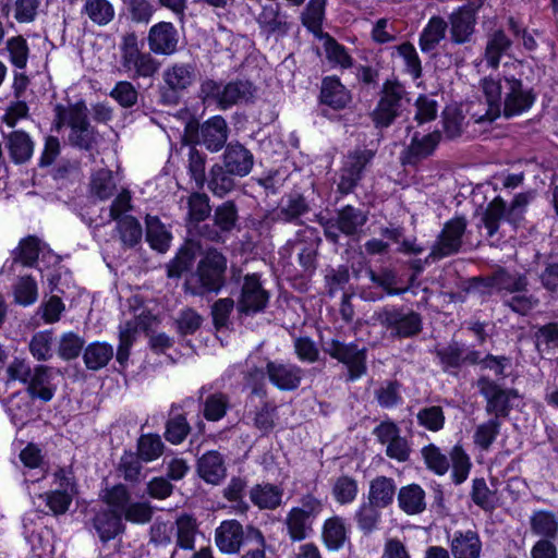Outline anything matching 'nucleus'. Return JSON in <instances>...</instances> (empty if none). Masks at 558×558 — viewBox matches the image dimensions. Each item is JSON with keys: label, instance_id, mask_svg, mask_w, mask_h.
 Segmentation results:
<instances>
[{"label": "nucleus", "instance_id": "nucleus-64", "mask_svg": "<svg viewBox=\"0 0 558 558\" xmlns=\"http://www.w3.org/2000/svg\"><path fill=\"white\" fill-rule=\"evenodd\" d=\"M401 384L398 380H386L375 390V398L383 409L397 407L401 401Z\"/></svg>", "mask_w": 558, "mask_h": 558}, {"label": "nucleus", "instance_id": "nucleus-28", "mask_svg": "<svg viewBox=\"0 0 558 558\" xmlns=\"http://www.w3.org/2000/svg\"><path fill=\"white\" fill-rule=\"evenodd\" d=\"M253 154L242 144H229L222 155V166L239 178L247 175L253 168Z\"/></svg>", "mask_w": 558, "mask_h": 558}, {"label": "nucleus", "instance_id": "nucleus-4", "mask_svg": "<svg viewBox=\"0 0 558 558\" xmlns=\"http://www.w3.org/2000/svg\"><path fill=\"white\" fill-rule=\"evenodd\" d=\"M233 287L230 294L236 302V312L240 317H250L263 313L270 299V293L263 287L260 276L256 272L241 277V271L232 274Z\"/></svg>", "mask_w": 558, "mask_h": 558}, {"label": "nucleus", "instance_id": "nucleus-44", "mask_svg": "<svg viewBox=\"0 0 558 558\" xmlns=\"http://www.w3.org/2000/svg\"><path fill=\"white\" fill-rule=\"evenodd\" d=\"M113 347L107 342L95 341L83 351V361L87 369L99 371L113 357Z\"/></svg>", "mask_w": 558, "mask_h": 558}, {"label": "nucleus", "instance_id": "nucleus-30", "mask_svg": "<svg viewBox=\"0 0 558 558\" xmlns=\"http://www.w3.org/2000/svg\"><path fill=\"white\" fill-rule=\"evenodd\" d=\"M197 474L206 483L219 485L227 476L222 454L216 450L205 452L197 460Z\"/></svg>", "mask_w": 558, "mask_h": 558}, {"label": "nucleus", "instance_id": "nucleus-57", "mask_svg": "<svg viewBox=\"0 0 558 558\" xmlns=\"http://www.w3.org/2000/svg\"><path fill=\"white\" fill-rule=\"evenodd\" d=\"M39 240L36 236H27L20 242L19 247L13 252L14 257L11 263L10 269L17 263L23 266L34 267L36 266L39 255Z\"/></svg>", "mask_w": 558, "mask_h": 558}, {"label": "nucleus", "instance_id": "nucleus-56", "mask_svg": "<svg viewBox=\"0 0 558 558\" xmlns=\"http://www.w3.org/2000/svg\"><path fill=\"white\" fill-rule=\"evenodd\" d=\"M379 509V507L366 501L355 512L354 520L364 535H369L378 529L381 518Z\"/></svg>", "mask_w": 558, "mask_h": 558}, {"label": "nucleus", "instance_id": "nucleus-26", "mask_svg": "<svg viewBox=\"0 0 558 558\" xmlns=\"http://www.w3.org/2000/svg\"><path fill=\"white\" fill-rule=\"evenodd\" d=\"M92 526L102 543H107L124 532L121 513L111 508L97 511L92 519Z\"/></svg>", "mask_w": 558, "mask_h": 558}, {"label": "nucleus", "instance_id": "nucleus-1", "mask_svg": "<svg viewBox=\"0 0 558 558\" xmlns=\"http://www.w3.org/2000/svg\"><path fill=\"white\" fill-rule=\"evenodd\" d=\"M481 87L487 102L485 116L478 122H493L501 114L510 119L531 109L536 100V94L531 87H525L521 80L514 76L494 78L487 76L481 80Z\"/></svg>", "mask_w": 558, "mask_h": 558}, {"label": "nucleus", "instance_id": "nucleus-9", "mask_svg": "<svg viewBox=\"0 0 558 558\" xmlns=\"http://www.w3.org/2000/svg\"><path fill=\"white\" fill-rule=\"evenodd\" d=\"M229 136L227 121L221 116H214L203 123L191 120L185 124L184 137L194 145L205 146L211 153L221 150Z\"/></svg>", "mask_w": 558, "mask_h": 558}, {"label": "nucleus", "instance_id": "nucleus-27", "mask_svg": "<svg viewBox=\"0 0 558 558\" xmlns=\"http://www.w3.org/2000/svg\"><path fill=\"white\" fill-rule=\"evenodd\" d=\"M215 542L225 554L239 553L244 542V530L236 520H226L216 529Z\"/></svg>", "mask_w": 558, "mask_h": 558}, {"label": "nucleus", "instance_id": "nucleus-55", "mask_svg": "<svg viewBox=\"0 0 558 558\" xmlns=\"http://www.w3.org/2000/svg\"><path fill=\"white\" fill-rule=\"evenodd\" d=\"M501 424V421L497 417H490L486 422L477 425L473 434L474 445L481 450L487 451L499 435Z\"/></svg>", "mask_w": 558, "mask_h": 558}, {"label": "nucleus", "instance_id": "nucleus-34", "mask_svg": "<svg viewBox=\"0 0 558 558\" xmlns=\"http://www.w3.org/2000/svg\"><path fill=\"white\" fill-rule=\"evenodd\" d=\"M454 558H480L482 542L475 531H456L450 542Z\"/></svg>", "mask_w": 558, "mask_h": 558}, {"label": "nucleus", "instance_id": "nucleus-11", "mask_svg": "<svg viewBox=\"0 0 558 558\" xmlns=\"http://www.w3.org/2000/svg\"><path fill=\"white\" fill-rule=\"evenodd\" d=\"M324 509L322 499L306 494L300 499V506L293 507L287 514L284 524L293 542L305 539L313 531V523Z\"/></svg>", "mask_w": 558, "mask_h": 558}, {"label": "nucleus", "instance_id": "nucleus-42", "mask_svg": "<svg viewBox=\"0 0 558 558\" xmlns=\"http://www.w3.org/2000/svg\"><path fill=\"white\" fill-rule=\"evenodd\" d=\"M322 538L325 546L331 551L342 548L348 541L344 519L338 515L327 519L323 525Z\"/></svg>", "mask_w": 558, "mask_h": 558}, {"label": "nucleus", "instance_id": "nucleus-36", "mask_svg": "<svg viewBox=\"0 0 558 558\" xmlns=\"http://www.w3.org/2000/svg\"><path fill=\"white\" fill-rule=\"evenodd\" d=\"M5 147L13 162L21 165L28 161L33 155L34 144L24 131H12L5 136Z\"/></svg>", "mask_w": 558, "mask_h": 558}, {"label": "nucleus", "instance_id": "nucleus-23", "mask_svg": "<svg viewBox=\"0 0 558 558\" xmlns=\"http://www.w3.org/2000/svg\"><path fill=\"white\" fill-rule=\"evenodd\" d=\"M510 271L504 267H499L489 276L471 277L465 281L464 291L477 294L483 300L493 295L496 291L500 296L506 289Z\"/></svg>", "mask_w": 558, "mask_h": 558}, {"label": "nucleus", "instance_id": "nucleus-25", "mask_svg": "<svg viewBox=\"0 0 558 558\" xmlns=\"http://www.w3.org/2000/svg\"><path fill=\"white\" fill-rule=\"evenodd\" d=\"M365 271L371 282L389 296L402 295L409 290L408 286H402L403 279L395 267L380 266L374 269L367 266Z\"/></svg>", "mask_w": 558, "mask_h": 558}, {"label": "nucleus", "instance_id": "nucleus-29", "mask_svg": "<svg viewBox=\"0 0 558 558\" xmlns=\"http://www.w3.org/2000/svg\"><path fill=\"white\" fill-rule=\"evenodd\" d=\"M202 245L197 241H186L178 251L175 257L167 265L169 278H180L183 272L193 270L196 258L203 254Z\"/></svg>", "mask_w": 558, "mask_h": 558}, {"label": "nucleus", "instance_id": "nucleus-15", "mask_svg": "<svg viewBox=\"0 0 558 558\" xmlns=\"http://www.w3.org/2000/svg\"><path fill=\"white\" fill-rule=\"evenodd\" d=\"M376 156V149L355 148L345 156L338 172L337 191L342 195L352 193L364 177V171Z\"/></svg>", "mask_w": 558, "mask_h": 558}, {"label": "nucleus", "instance_id": "nucleus-7", "mask_svg": "<svg viewBox=\"0 0 558 558\" xmlns=\"http://www.w3.org/2000/svg\"><path fill=\"white\" fill-rule=\"evenodd\" d=\"M375 315L392 339L415 338L423 330L422 315L407 306H384Z\"/></svg>", "mask_w": 558, "mask_h": 558}, {"label": "nucleus", "instance_id": "nucleus-43", "mask_svg": "<svg viewBox=\"0 0 558 558\" xmlns=\"http://www.w3.org/2000/svg\"><path fill=\"white\" fill-rule=\"evenodd\" d=\"M234 173H230L229 169L220 163H215L209 171L206 180L207 187L215 196L223 197L235 189Z\"/></svg>", "mask_w": 558, "mask_h": 558}, {"label": "nucleus", "instance_id": "nucleus-60", "mask_svg": "<svg viewBox=\"0 0 558 558\" xmlns=\"http://www.w3.org/2000/svg\"><path fill=\"white\" fill-rule=\"evenodd\" d=\"M191 432L185 414H175L169 417L165 425L163 436L172 445L182 444Z\"/></svg>", "mask_w": 558, "mask_h": 558}, {"label": "nucleus", "instance_id": "nucleus-41", "mask_svg": "<svg viewBox=\"0 0 558 558\" xmlns=\"http://www.w3.org/2000/svg\"><path fill=\"white\" fill-rule=\"evenodd\" d=\"M534 328L533 339L537 352L549 357L554 356L558 350V323L550 322Z\"/></svg>", "mask_w": 558, "mask_h": 558}, {"label": "nucleus", "instance_id": "nucleus-53", "mask_svg": "<svg viewBox=\"0 0 558 558\" xmlns=\"http://www.w3.org/2000/svg\"><path fill=\"white\" fill-rule=\"evenodd\" d=\"M324 40V49L329 63L339 65L342 69H349L353 65V59L348 53L347 48L339 44L329 33L317 37Z\"/></svg>", "mask_w": 558, "mask_h": 558}, {"label": "nucleus", "instance_id": "nucleus-50", "mask_svg": "<svg viewBox=\"0 0 558 558\" xmlns=\"http://www.w3.org/2000/svg\"><path fill=\"white\" fill-rule=\"evenodd\" d=\"M325 9L326 0H310L301 15L302 24L313 33L315 37L325 34L322 28L325 20Z\"/></svg>", "mask_w": 558, "mask_h": 558}, {"label": "nucleus", "instance_id": "nucleus-2", "mask_svg": "<svg viewBox=\"0 0 558 558\" xmlns=\"http://www.w3.org/2000/svg\"><path fill=\"white\" fill-rule=\"evenodd\" d=\"M228 258L216 247L204 251L196 267L186 274L183 291L198 298L218 295L227 283Z\"/></svg>", "mask_w": 558, "mask_h": 558}, {"label": "nucleus", "instance_id": "nucleus-47", "mask_svg": "<svg viewBox=\"0 0 558 558\" xmlns=\"http://www.w3.org/2000/svg\"><path fill=\"white\" fill-rule=\"evenodd\" d=\"M507 204L506 202L497 196L492 202H489L483 213L481 218V223L487 230L488 238H493L499 230L500 221L502 219L507 220Z\"/></svg>", "mask_w": 558, "mask_h": 558}, {"label": "nucleus", "instance_id": "nucleus-52", "mask_svg": "<svg viewBox=\"0 0 558 558\" xmlns=\"http://www.w3.org/2000/svg\"><path fill=\"white\" fill-rule=\"evenodd\" d=\"M166 446L158 434L148 433L143 434L136 441V453L146 463L153 462L161 457L165 452Z\"/></svg>", "mask_w": 558, "mask_h": 558}, {"label": "nucleus", "instance_id": "nucleus-61", "mask_svg": "<svg viewBox=\"0 0 558 558\" xmlns=\"http://www.w3.org/2000/svg\"><path fill=\"white\" fill-rule=\"evenodd\" d=\"M117 230L124 245L134 247L142 240L143 229L140 221L133 216H123L117 221Z\"/></svg>", "mask_w": 558, "mask_h": 558}, {"label": "nucleus", "instance_id": "nucleus-3", "mask_svg": "<svg viewBox=\"0 0 558 558\" xmlns=\"http://www.w3.org/2000/svg\"><path fill=\"white\" fill-rule=\"evenodd\" d=\"M426 469L438 476L445 475L451 465V481L454 485L463 484L471 472L472 462L460 444L449 451V457L441 452L435 444H428L421 449Z\"/></svg>", "mask_w": 558, "mask_h": 558}, {"label": "nucleus", "instance_id": "nucleus-49", "mask_svg": "<svg viewBox=\"0 0 558 558\" xmlns=\"http://www.w3.org/2000/svg\"><path fill=\"white\" fill-rule=\"evenodd\" d=\"M146 241L153 250L165 253L171 241V234L166 230L158 217H146Z\"/></svg>", "mask_w": 558, "mask_h": 558}, {"label": "nucleus", "instance_id": "nucleus-46", "mask_svg": "<svg viewBox=\"0 0 558 558\" xmlns=\"http://www.w3.org/2000/svg\"><path fill=\"white\" fill-rule=\"evenodd\" d=\"M174 532L177 546L184 550L194 549L195 535L198 529L197 521L192 514L183 513L175 520Z\"/></svg>", "mask_w": 558, "mask_h": 558}, {"label": "nucleus", "instance_id": "nucleus-14", "mask_svg": "<svg viewBox=\"0 0 558 558\" xmlns=\"http://www.w3.org/2000/svg\"><path fill=\"white\" fill-rule=\"evenodd\" d=\"M529 286L525 274L511 272L501 295L502 305L520 316L529 315L539 305V299L530 292Z\"/></svg>", "mask_w": 558, "mask_h": 558}, {"label": "nucleus", "instance_id": "nucleus-63", "mask_svg": "<svg viewBox=\"0 0 558 558\" xmlns=\"http://www.w3.org/2000/svg\"><path fill=\"white\" fill-rule=\"evenodd\" d=\"M470 496L472 501L484 511H493L496 508L495 492L489 489L484 477L473 480Z\"/></svg>", "mask_w": 558, "mask_h": 558}, {"label": "nucleus", "instance_id": "nucleus-54", "mask_svg": "<svg viewBox=\"0 0 558 558\" xmlns=\"http://www.w3.org/2000/svg\"><path fill=\"white\" fill-rule=\"evenodd\" d=\"M117 190L113 172L109 169H99L90 179V193L99 199L110 198Z\"/></svg>", "mask_w": 558, "mask_h": 558}, {"label": "nucleus", "instance_id": "nucleus-38", "mask_svg": "<svg viewBox=\"0 0 558 558\" xmlns=\"http://www.w3.org/2000/svg\"><path fill=\"white\" fill-rule=\"evenodd\" d=\"M396 490L393 478L384 475L377 476L369 483L367 501L379 508H387L393 502Z\"/></svg>", "mask_w": 558, "mask_h": 558}, {"label": "nucleus", "instance_id": "nucleus-33", "mask_svg": "<svg viewBox=\"0 0 558 558\" xmlns=\"http://www.w3.org/2000/svg\"><path fill=\"white\" fill-rule=\"evenodd\" d=\"M397 500L399 508L408 515L421 514L426 510V494L418 484L402 486L397 494Z\"/></svg>", "mask_w": 558, "mask_h": 558}, {"label": "nucleus", "instance_id": "nucleus-58", "mask_svg": "<svg viewBox=\"0 0 558 558\" xmlns=\"http://www.w3.org/2000/svg\"><path fill=\"white\" fill-rule=\"evenodd\" d=\"M143 462L136 452L125 450L120 458L118 471L122 474L124 481L137 484L142 480Z\"/></svg>", "mask_w": 558, "mask_h": 558}, {"label": "nucleus", "instance_id": "nucleus-17", "mask_svg": "<svg viewBox=\"0 0 558 558\" xmlns=\"http://www.w3.org/2000/svg\"><path fill=\"white\" fill-rule=\"evenodd\" d=\"M441 141V132L435 130L422 135L415 131L410 143L401 150L399 161L403 167L416 169L420 163L434 155Z\"/></svg>", "mask_w": 558, "mask_h": 558}, {"label": "nucleus", "instance_id": "nucleus-16", "mask_svg": "<svg viewBox=\"0 0 558 558\" xmlns=\"http://www.w3.org/2000/svg\"><path fill=\"white\" fill-rule=\"evenodd\" d=\"M466 227L468 220L464 216H456L445 222L442 230L430 247L429 254L426 256V262H439L459 253Z\"/></svg>", "mask_w": 558, "mask_h": 558}, {"label": "nucleus", "instance_id": "nucleus-48", "mask_svg": "<svg viewBox=\"0 0 558 558\" xmlns=\"http://www.w3.org/2000/svg\"><path fill=\"white\" fill-rule=\"evenodd\" d=\"M82 14L87 15L95 25L106 26L113 21L116 11L109 0H86Z\"/></svg>", "mask_w": 558, "mask_h": 558}, {"label": "nucleus", "instance_id": "nucleus-32", "mask_svg": "<svg viewBox=\"0 0 558 558\" xmlns=\"http://www.w3.org/2000/svg\"><path fill=\"white\" fill-rule=\"evenodd\" d=\"M319 99L322 104L340 110L351 101V95L337 76H327L322 82Z\"/></svg>", "mask_w": 558, "mask_h": 558}, {"label": "nucleus", "instance_id": "nucleus-37", "mask_svg": "<svg viewBox=\"0 0 558 558\" xmlns=\"http://www.w3.org/2000/svg\"><path fill=\"white\" fill-rule=\"evenodd\" d=\"M447 29L448 23L444 17L439 15L432 16L420 34L418 46L422 52L428 53L435 50L445 38Z\"/></svg>", "mask_w": 558, "mask_h": 558}, {"label": "nucleus", "instance_id": "nucleus-39", "mask_svg": "<svg viewBox=\"0 0 558 558\" xmlns=\"http://www.w3.org/2000/svg\"><path fill=\"white\" fill-rule=\"evenodd\" d=\"M315 244H322L318 230L313 227H305L304 229L298 230L294 236L287 241L280 254L282 256H291L292 253H296L299 257L300 253H305Z\"/></svg>", "mask_w": 558, "mask_h": 558}, {"label": "nucleus", "instance_id": "nucleus-12", "mask_svg": "<svg viewBox=\"0 0 558 558\" xmlns=\"http://www.w3.org/2000/svg\"><path fill=\"white\" fill-rule=\"evenodd\" d=\"M480 395L485 399V412L490 417L507 418L513 409L512 400L518 399L519 392L514 388H502L488 376H481L476 380Z\"/></svg>", "mask_w": 558, "mask_h": 558}, {"label": "nucleus", "instance_id": "nucleus-24", "mask_svg": "<svg viewBox=\"0 0 558 558\" xmlns=\"http://www.w3.org/2000/svg\"><path fill=\"white\" fill-rule=\"evenodd\" d=\"M312 210L308 199L298 191L286 194L277 208V220L301 226L304 223L302 217Z\"/></svg>", "mask_w": 558, "mask_h": 558}, {"label": "nucleus", "instance_id": "nucleus-18", "mask_svg": "<svg viewBox=\"0 0 558 558\" xmlns=\"http://www.w3.org/2000/svg\"><path fill=\"white\" fill-rule=\"evenodd\" d=\"M435 354L441 369L450 375H458L465 365H476L478 351L468 348L464 343L452 340L446 347L436 348Z\"/></svg>", "mask_w": 558, "mask_h": 558}, {"label": "nucleus", "instance_id": "nucleus-40", "mask_svg": "<svg viewBox=\"0 0 558 558\" xmlns=\"http://www.w3.org/2000/svg\"><path fill=\"white\" fill-rule=\"evenodd\" d=\"M283 490L274 484H256L250 490L251 501L259 509L274 510L281 505Z\"/></svg>", "mask_w": 558, "mask_h": 558}, {"label": "nucleus", "instance_id": "nucleus-20", "mask_svg": "<svg viewBox=\"0 0 558 558\" xmlns=\"http://www.w3.org/2000/svg\"><path fill=\"white\" fill-rule=\"evenodd\" d=\"M147 44L150 52L171 56L178 50L179 32L171 22H158L149 28Z\"/></svg>", "mask_w": 558, "mask_h": 558}, {"label": "nucleus", "instance_id": "nucleus-35", "mask_svg": "<svg viewBox=\"0 0 558 558\" xmlns=\"http://www.w3.org/2000/svg\"><path fill=\"white\" fill-rule=\"evenodd\" d=\"M223 110L241 102L251 101L256 93L255 85L248 80L236 78L223 86Z\"/></svg>", "mask_w": 558, "mask_h": 558}, {"label": "nucleus", "instance_id": "nucleus-5", "mask_svg": "<svg viewBox=\"0 0 558 558\" xmlns=\"http://www.w3.org/2000/svg\"><path fill=\"white\" fill-rule=\"evenodd\" d=\"M316 222L323 228L324 236L332 245H339L341 234L355 238L368 220V213L352 205H345L335 210L333 217L322 213L315 216Z\"/></svg>", "mask_w": 558, "mask_h": 558}, {"label": "nucleus", "instance_id": "nucleus-19", "mask_svg": "<svg viewBox=\"0 0 558 558\" xmlns=\"http://www.w3.org/2000/svg\"><path fill=\"white\" fill-rule=\"evenodd\" d=\"M259 34L267 40L274 39L276 43L284 38L291 31L292 23L288 15L283 13L279 4H266L256 16Z\"/></svg>", "mask_w": 558, "mask_h": 558}, {"label": "nucleus", "instance_id": "nucleus-45", "mask_svg": "<svg viewBox=\"0 0 558 558\" xmlns=\"http://www.w3.org/2000/svg\"><path fill=\"white\" fill-rule=\"evenodd\" d=\"M512 46L511 39L502 29L494 31L487 38L485 60L488 66L497 69L504 53Z\"/></svg>", "mask_w": 558, "mask_h": 558}, {"label": "nucleus", "instance_id": "nucleus-62", "mask_svg": "<svg viewBox=\"0 0 558 558\" xmlns=\"http://www.w3.org/2000/svg\"><path fill=\"white\" fill-rule=\"evenodd\" d=\"M229 408V397L222 392H215L206 398L204 402L203 415L209 422H217L225 417Z\"/></svg>", "mask_w": 558, "mask_h": 558}, {"label": "nucleus", "instance_id": "nucleus-8", "mask_svg": "<svg viewBox=\"0 0 558 558\" xmlns=\"http://www.w3.org/2000/svg\"><path fill=\"white\" fill-rule=\"evenodd\" d=\"M198 70L195 62L174 63L162 74L163 85L159 87V101L162 105H178L183 94L196 82Z\"/></svg>", "mask_w": 558, "mask_h": 558}, {"label": "nucleus", "instance_id": "nucleus-6", "mask_svg": "<svg viewBox=\"0 0 558 558\" xmlns=\"http://www.w3.org/2000/svg\"><path fill=\"white\" fill-rule=\"evenodd\" d=\"M380 98L371 113L376 129H387L393 124L410 102L405 86L398 80H387L381 87Z\"/></svg>", "mask_w": 558, "mask_h": 558}, {"label": "nucleus", "instance_id": "nucleus-22", "mask_svg": "<svg viewBox=\"0 0 558 558\" xmlns=\"http://www.w3.org/2000/svg\"><path fill=\"white\" fill-rule=\"evenodd\" d=\"M477 14L460 5L448 16L450 41L454 45L469 44L475 34Z\"/></svg>", "mask_w": 558, "mask_h": 558}, {"label": "nucleus", "instance_id": "nucleus-59", "mask_svg": "<svg viewBox=\"0 0 558 558\" xmlns=\"http://www.w3.org/2000/svg\"><path fill=\"white\" fill-rule=\"evenodd\" d=\"M325 289L328 296H335L339 291L344 290L350 280V271L347 265L338 267L328 266L325 270Z\"/></svg>", "mask_w": 558, "mask_h": 558}, {"label": "nucleus", "instance_id": "nucleus-13", "mask_svg": "<svg viewBox=\"0 0 558 558\" xmlns=\"http://www.w3.org/2000/svg\"><path fill=\"white\" fill-rule=\"evenodd\" d=\"M323 350L330 357L342 363L348 368L347 380L354 381L366 374L367 349L360 348L355 342H342L331 339L324 342Z\"/></svg>", "mask_w": 558, "mask_h": 558}, {"label": "nucleus", "instance_id": "nucleus-31", "mask_svg": "<svg viewBox=\"0 0 558 558\" xmlns=\"http://www.w3.org/2000/svg\"><path fill=\"white\" fill-rule=\"evenodd\" d=\"M50 367L46 365H36L26 381V391L34 399L49 402L53 396L56 388L50 384Z\"/></svg>", "mask_w": 558, "mask_h": 558}, {"label": "nucleus", "instance_id": "nucleus-21", "mask_svg": "<svg viewBox=\"0 0 558 558\" xmlns=\"http://www.w3.org/2000/svg\"><path fill=\"white\" fill-rule=\"evenodd\" d=\"M266 373L269 381L281 391L296 390L304 376L300 366L279 361H267Z\"/></svg>", "mask_w": 558, "mask_h": 558}, {"label": "nucleus", "instance_id": "nucleus-10", "mask_svg": "<svg viewBox=\"0 0 558 558\" xmlns=\"http://www.w3.org/2000/svg\"><path fill=\"white\" fill-rule=\"evenodd\" d=\"M210 217L213 223H204L198 229L199 235L210 242L225 243L234 231L241 229L239 207L232 199L215 206Z\"/></svg>", "mask_w": 558, "mask_h": 558}, {"label": "nucleus", "instance_id": "nucleus-51", "mask_svg": "<svg viewBox=\"0 0 558 558\" xmlns=\"http://www.w3.org/2000/svg\"><path fill=\"white\" fill-rule=\"evenodd\" d=\"M531 531L544 539H554L558 534V520L556 515L547 510L535 511L531 519Z\"/></svg>", "mask_w": 558, "mask_h": 558}]
</instances>
